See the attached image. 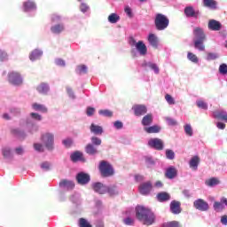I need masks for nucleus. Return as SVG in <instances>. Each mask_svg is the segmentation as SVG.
<instances>
[{"instance_id":"1","label":"nucleus","mask_w":227,"mask_h":227,"mask_svg":"<svg viewBox=\"0 0 227 227\" xmlns=\"http://www.w3.org/2000/svg\"><path fill=\"white\" fill-rule=\"evenodd\" d=\"M42 120H43L42 114L32 112L29 114V118H27L26 121H20V125L26 129L28 134H36V132H38L39 127L38 124H36L35 121H42Z\"/></svg>"},{"instance_id":"2","label":"nucleus","mask_w":227,"mask_h":227,"mask_svg":"<svg viewBox=\"0 0 227 227\" xmlns=\"http://www.w3.org/2000/svg\"><path fill=\"white\" fill-rule=\"evenodd\" d=\"M136 215L139 221L147 226L152 225L155 222V215H153L152 210L143 206H137L136 207Z\"/></svg>"},{"instance_id":"3","label":"nucleus","mask_w":227,"mask_h":227,"mask_svg":"<svg viewBox=\"0 0 227 227\" xmlns=\"http://www.w3.org/2000/svg\"><path fill=\"white\" fill-rule=\"evenodd\" d=\"M43 145L46 148V150L52 151L54 150V133L51 131H46L42 133L40 137Z\"/></svg>"},{"instance_id":"4","label":"nucleus","mask_w":227,"mask_h":227,"mask_svg":"<svg viewBox=\"0 0 227 227\" xmlns=\"http://www.w3.org/2000/svg\"><path fill=\"white\" fill-rule=\"evenodd\" d=\"M7 81L12 86H22L24 84V77L18 71H9L7 74Z\"/></svg>"},{"instance_id":"5","label":"nucleus","mask_w":227,"mask_h":227,"mask_svg":"<svg viewBox=\"0 0 227 227\" xmlns=\"http://www.w3.org/2000/svg\"><path fill=\"white\" fill-rule=\"evenodd\" d=\"M129 45L130 47H134L137 52L140 56H146L148 54V48L146 47V44L145 43L144 41H136L134 37L129 38Z\"/></svg>"},{"instance_id":"6","label":"nucleus","mask_w":227,"mask_h":227,"mask_svg":"<svg viewBox=\"0 0 227 227\" xmlns=\"http://www.w3.org/2000/svg\"><path fill=\"white\" fill-rule=\"evenodd\" d=\"M154 25L158 31H164V29H168V26H169V19L164 14L158 13L154 20Z\"/></svg>"},{"instance_id":"7","label":"nucleus","mask_w":227,"mask_h":227,"mask_svg":"<svg viewBox=\"0 0 227 227\" xmlns=\"http://www.w3.org/2000/svg\"><path fill=\"white\" fill-rule=\"evenodd\" d=\"M98 168L102 176H113L114 175V168H113V165L108 161H100Z\"/></svg>"},{"instance_id":"8","label":"nucleus","mask_w":227,"mask_h":227,"mask_svg":"<svg viewBox=\"0 0 227 227\" xmlns=\"http://www.w3.org/2000/svg\"><path fill=\"white\" fill-rule=\"evenodd\" d=\"M147 145L154 150H164V142L160 138H151L148 140Z\"/></svg>"},{"instance_id":"9","label":"nucleus","mask_w":227,"mask_h":227,"mask_svg":"<svg viewBox=\"0 0 227 227\" xmlns=\"http://www.w3.org/2000/svg\"><path fill=\"white\" fill-rule=\"evenodd\" d=\"M23 12L26 13H31V12H36V2L35 0H25L22 4Z\"/></svg>"},{"instance_id":"10","label":"nucleus","mask_w":227,"mask_h":227,"mask_svg":"<svg viewBox=\"0 0 227 227\" xmlns=\"http://www.w3.org/2000/svg\"><path fill=\"white\" fill-rule=\"evenodd\" d=\"M30 109L32 111H35L36 113H42L43 114H45L49 113V108L43 104H40L38 102H33L30 105Z\"/></svg>"},{"instance_id":"11","label":"nucleus","mask_w":227,"mask_h":227,"mask_svg":"<svg viewBox=\"0 0 227 227\" xmlns=\"http://www.w3.org/2000/svg\"><path fill=\"white\" fill-rule=\"evenodd\" d=\"M193 206L200 212H207L209 208L208 203L202 199H198L193 202Z\"/></svg>"},{"instance_id":"12","label":"nucleus","mask_w":227,"mask_h":227,"mask_svg":"<svg viewBox=\"0 0 227 227\" xmlns=\"http://www.w3.org/2000/svg\"><path fill=\"white\" fill-rule=\"evenodd\" d=\"M91 178L90 177V175L84 173V172H80L76 175V182L80 185H86L90 184V181Z\"/></svg>"},{"instance_id":"13","label":"nucleus","mask_w":227,"mask_h":227,"mask_svg":"<svg viewBox=\"0 0 227 227\" xmlns=\"http://www.w3.org/2000/svg\"><path fill=\"white\" fill-rule=\"evenodd\" d=\"M193 40H207L205 30L200 27L193 28Z\"/></svg>"},{"instance_id":"14","label":"nucleus","mask_w":227,"mask_h":227,"mask_svg":"<svg viewBox=\"0 0 227 227\" xmlns=\"http://www.w3.org/2000/svg\"><path fill=\"white\" fill-rule=\"evenodd\" d=\"M135 116H143L148 113V108L145 105H135L132 107Z\"/></svg>"},{"instance_id":"15","label":"nucleus","mask_w":227,"mask_h":227,"mask_svg":"<svg viewBox=\"0 0 227 227\" xmlns=\"http://www.w3.org/2000/svg\"><path fill=\"white\" fill-rule=\"evenodd\" d=\"M92 189L98 194H107V185L102 183H94L92 184Z\"/></svg>"},{"instance_id":"16","label":"nucleus","mask_w":227,"mask_h":227,"mask_svg":"<svg viewBox=\"0 0 227 227\" xmlns=\"http://www.w3.org/2000/svg\"><path fill=\"white\" fill-rule=\"evenodd\" d=\"M43 56V51L40 49H35L29 53V59L32 62L38 61V59H42V57Z\"/></svg>"},{"instance_id":"17","label":"nucleus","mask_w":227,"mask_h":227,"mask_svg":"<svg viewBox=\"0 0 227 227\" xmlns=\"http://www.w3.org/2000/svg\"><path fill=\"white\" fill-rule=\"evenodd\" d=\"M207 28L209 31H221L223 24L215 20H209L207 23Z\"/></svg>"},{"instance_id":"18","label":"nucleus","mask_w":227,"mask_h":227,"mask_svg":"<svg viewBox=\"0 0 227 227\" xmlns=\"http://www.w3.org/2000/svg\"><path fill=\"white\" fill-rule=\"evenodd\" d=\"M144 67L147 70H152L156 75H159L160 69L159 68V65L153 61H147L144 63Z\"/></svg>"},{"instance_id":"19","label":"nucleus","mask_w":227,"mask_h":227,"mask_svg":"<svg viewBox=\"0 0 227 227\" xmlns=\"http://www.w3.org/2000/svg\"><path fill=\"white\" fill-rule=\"evenodd\" d=\"M36 91L40 95H49V92L51 91V87L49 86V83L42 82L36 86Z\"/></svg>"},{"instance_id":"20","label":"nucleus","mask_w":227,"mask_h":227,"mask_svg":"<svg viewBox=\"0 0 227 227\" xmlns=\"http://www.w3.org/2000/svg\"><path fill=\"white\" fill-rule=\"evenodd\" d=\"M177 175L178 170L176 169V168H175V166H170L166 168L165 176L169 180H173V178H176Z\"/></svg>"},{"instance_id":"21","label":"nucleus","mask_w":227,"mask_h":227,"mask_svg":"<svg viewBox=\"0 0 227 227\" xmlns=\"http://www.w3.org/2000/svg\"><path fill=\"white\" fill-rule=\"evenodd\" d=\"M184 15L188 18L198 19V15H200V11H194V7L187 6L184 8Z\"/></svg>"},{"instance_id":"22","label":"nucleus","mask_w":227,"mask_h":227,"mask_svg":"<svg viewBox=\"0 0 227 227\" xmlns=\"http://www.w3.org/2000/svg\"><path fill=\"white\" fill-rule=\"evenodd\" d=\"M65 31V24L63 23H57L51 27V32L53 35H61Z\"/></svg>"},{"instance_id":"23","label":"nucleus","mask_w":227,"mask_h":227,"mask_svg":"<svg viewBox=\"0 0 227 227\" xmlns=\"http://www.w3.org/2000/svg\"><path fill=\"white\" fill-rule=\"evenodd\" d=\"M147 42H149L151 47H153L154 49L159 47V37L155 34H149L147 36Z\"/></svg>"},{"instance_id":"24","label":"nucleus","mask_w":227,"mask_h":227,"mask_svg":"<svg viewBox=\"0 0 227 227\" xmlns=\"http://www.w3.org/2000/svg\"><path fill=\"white\" fill-rule=\"evenodd\" d=\"M151 191H152V183L150 182L144 183L139 186V192L144 196H146V194H150Z\"/></svg>"},{"instance_id":"25","label":"nucleus","mask_w":227,"mask_h":227,"mask_svg":"<svg viewBox=\"0 0 227 227\" xmlns=\"http://www.w3.org/2000/svg\"><path fill=\"white\" fill-rule=\"evenodd\" d=\"M71 160L73 162H84L86 160L82 152L76 151L71 154Z\"/></svg>"},{"instance_id":"26","label":"nucleus","mask_w":227,"mask_h":227,"mask_svg":"<svg viewBox=\"0 0 227 227\" xmlns=\"http://www.w3.org/2000/svg\"><path fill=\"white\" fill-rule=\"evenodd\" d=\"M121 192V190L118 185L113 184L110 186H107L106 193L109 194V196H118Z\"/></svg>"},{"instance_id":"27","label":"nucleus","mask_w":227,"mask_h":227,"mask_svg":"<svg viewBox=\"0 0 227 227\" xmlns=\"http://www.w3.org/2000/svg\"><path fill=\"white\" fill-rule=\"evenodd\" d=\"M59 187H62L63 189H67V191H72L74 187H75V184L74 181L64 179L60 181Z\"/></svg>"},{"instance_id":"28","label":"nucleus","mask_w":227,"mask_h":227,"mask_svg":"<svg viewBox=\"0 0 227 227\" xmlns=\"http://www.w3.org/2000/svg\"><path fill=\"white\" fill-rule=\"evenodd\" d=\"M213 116L217 120H222L227 123V112L224 110H216L213 113Z\"/></svg>"},{"instance_id":"29","label":"nucleus","mask_w":227,"mask_h":227,"mask_svg":"<svg viewBox=\"0 0 227 227\" xmlns=\"http://www.w3.org/2000/svg\"><path fill=\"white\" fill-rule=\"evenodd\" d=\"M170 212H172V214H176V215H178V214H180V212H182V209L180 208L179 201L173 200L170 203Z\"/></svg>"},{"instance_id":"30","label":"nucleus","mask_w":227,"mask_h":227,"mask_svg":"<svg viewBox=\"0 0 227 227\" xmlns=\"http://www.w3.org/2000/svg\"><path fill=\"white\" fill-rule=\"evenodd\" d=\"M143 127H150L152 123H153V115L152 114H148L143 117L141 121Z\"/></svg>"},{"instance_id":"31","label":"nucleus","mask_w":227,"mask_h":227,"mask_svg":"<svg viewBox=\"0 0 227 227\" xmlns=\"http://www.w3.org/2000/svg\"><path fill=\"white\" fill-rule=\"evenodd\" d=\"M189 166L191 169H193V171H197L198 166H200V157L193 156L189 161Z\"/></svg>"},{"instance_id":"32","label":"nucleus","mask_w":227,"mask_h":227,"mask_svg":"<svg viewBox=\"0 0 227 227\" xmlns=\"http://www.w3.org/2000/svg\"><path fill=\"white\" fill-rule=\"evenodd\" d=\"M221 184V180L218 177H211L205 181V185L207 187H215V185H219Z\"/></svg>"},{"instance_id":"33","label":"nucleus","mask_w":227,"mask_h":227,"mask_svg":"<svg viewBox=\"0 0 227 227\" xmlns=\"http://www.w3.org/2000/svg\"><path fill=\"white\" fill-rule=\"evenodd\" d=\"M90 129V132H92V134H95L96 136H100L104 132V129L102 128V126H98L95 123H92Z\"/></svg>"},{"instance_id":"34","label":"nucleus","mask_w":227,"mask_h":227,"mask_svg":"<svg viewBox=\"0 0 227 227\" xmlns=\"http://www.w3.org/2000/svg\"><path fill=\"white\" fill-rule=\"evenodd\" d=\"M144 130L147 134H159L160 132V127L157 125L144 127Z\"/></svg>"},{"instance_id":"35","label":"nucleus","mask_w":227,"mask_h":227,"mask_svg":"<svg viewBox=\"0 0 227 227\" xmlns=\"http://www.w3.org/2000/svg\"><path fill=\"white\" fill-rule=\"evenodd\" d=\"M203 5L209 10H217V2L215 0H203Z\"/></svg>"},{"instance_id":"36","label":"nucleus","mask_w":227,"mask_h":227,"mask_svg":"<svg viewBox=\"0 0 227 227\" xmlns=\"http://www.w3.org/2000/svg\"><path fill=\"white\" fill-rule=\"evenodd\" d=\"M85 152L88 155H97V153H98V149H97L93 144H89L85 147Z\"/></svg>"},{"instance_id":"37","label":"nucleus","mask_w":227,"mask_h":227,"mask_svg":"<svg viewBox=\"0 0 227 227\" xmlns=\"http://www.w3.org/2000/svg\"><path fill=\"white\" fill-rule=\"evenodd\" d=\"M12 132L14 136H16V137H19L20 139H26L27 137V133H26L24 130L13 129Z\"/></svg>"},{"instance_id":"38","label":"nucleus","mask_w":227,"mask_h":227,"mask_svg":"<svg viewBox=\"0 0 227 227\" xmlns=\"http://www.w3.org/2000/svg\"><path fill=\"white\" fill-rule=\"evenodd\" d=\"M204 42L205 40H193L194 48L197 49V51L203 52V51H205Z\"/></svg>"},{"instance_id":"39","label":"nucleus","mask_w":227,"mask_h":227,"mask_svg":"<svg viewBox=\"0 0 227 227\" xmlns=\"http://www.w3.org/2000/svg\"><path fill=\"white\" fill-rule=\"evenodd\" d=\"M107 20L109 24H118V22H120V15H118V13L113 12L109 14Z\"/></svg>"},{"instance_id":"40","label":"nucleus","mask_w":227,"mask_h":227,"mask_svg":"<svg viewBox=\"0 0 227 227\" xmlns=\"http://www.w3.org/2000/svg\"><path fill=\"white\" fill-rule=\"evenodd\" d=\"M2 154L4 159H12L13 157V152L12 151V148L8 146L2 148Z\"/></svg>"},{"instance_id":"41","label":"nucleus","mask_w":227,"mask_h":227,"mask_svg":"<svg viewBox=\"0 0 227 227\" xmlns=\"http://www.w3.org/2000/svg\"><path fill=\"white\" fill-rule=\"evenodd\" d=\"M76 74L79 75H84L88 74V66L86 65H78L75 68Z\"/></svg>"},{"instance_id":"42","label":"nucleus","mask_w":227,"mask_h":227,"mask_svg":"<svg viewBox=\"0 0 227 227\" xmlns=\"http://www.w3.org/2000/svg\"><path fill=\"white\" fill-rule=\"evenodd\" d=\"M171 197L168 195V192H163L157 194V200L158 201L163 202L169 200Z\"/></svg>"},{"instance_id":"43","label":"nucleus","mask_w":227,"mask_h":227,"mask_svg":"<svg viewBox=\"0 0 227 227\" xmlns=\"http://www.w3.org/2000/svg\"><path fill=\"white\" fill-rule=\"evenodd\" d=\"M8 59H9L8 52H6V51H4L3 48L0 47V62L4 63L8 61Z\"/></svg>"},{"instance_id":"44","label":"nucleus","mask_w":227,"mask_h":227,"mask_svg":"<svg viewBox=\"0 0 227 227\" xmlns=\"http://www.w3.org/2000/svg\"><path fill=\"white\" fill-rule=\"evenodd\" d=\"M184 133L186 136H189V137H192L194 136V131L192 130V126L191 124L187 123L184 126Z\"/></svg>"},{"instance_id":"45","label":"nucleus","mask_w":227,"mask_h":227,"mask_svg":"<svg viewBox=\"0 0 227 227\" xmlns=\"http://www.w3.org/2000/svg\"><path fill=\"white\" fill-rule=\"evenodd\" d=\"M187 59H189V61H191L192 63H195L198 64L200 63V59H198V56H196V54L189 51L187 53Z\"/></svg>"},{"instance_id":"46","label":"nucleus","mask_w":227,"mask_h":227,"mask_svg":"<svg viewBox=\"0 0 227 227\" xmlns=\"http://www.w3.org/2000/svg\"><path fill=\"white\" fill-rule=\"evenodd\" d=\"M213 208L215 212H223V210H224V205L222 201H215L213 205Z\"/></svg>"},{"instance_id":"47","label":"nucleus","mask_w":227,"mask_h":227,"mask_svg":"<svg viewBox=\"0 0 227 227\" xmlns=\"http://www.w3.org/2000/svg\"><path fill=\"white\" fill-rule=\"evenodd\" d=\"M196 105L199 109H203L204 111H207V109H208V104H207V102H205L203 99H198L196 101Z\"/></svg>"},{"instance_id":"48","label":"nucleus","mask_w":227,"mask_h":227,"mask_svg":"<svg viewBox=\"0 0 227 227\" xmlns=\"http://www.w3.org/2000/svg\"><path fill=\"white\" fill-rule=\"evenodd\" d=\"M90 8V5H88V4L82 2L80 4V11L82 12V13H89Z\"/></svg>"},{"instance_id":"49","label":"nucleus","mask_w":227,"mask_h":227,"mask_svg":"<svg viewBox=\"0 0 227 227\" xmlns=\"http://www.w3.org/2000/svg\"><path fill=\"white\" fill-rule=\"evenodd\" d=\"M219 58V54L214 52H208L206 60L207 61H214Z\"/></svg>"},{"instance_id":"50","label":"nucleus","mask_w":227,"mask_h":227,"mask_svg":"<svg viewBox=\"0 0 227 227\" xmlns=\"http://www.w3.org/2000/svg\"><path fill=\"white\" fill-rule=\"evenodd\" d=\"M165 155L168 160H173L175 159V152L171 149H167L165 151Z\"/></svg>"},{"instance_id":"51","label":"nucleus","mask_w":227,"mask_h":227,"mask_svg":"<svg viewBox=\"0 0 227 227\" xmlns=\"http://www.w3.org/2000/svg\"><path fill=\"white\" fill-rule=\"evenodd\" d=\"M98 114L100 116H105L106 118H111V116H113V112L110 110H99Z\"/></svg>"},{"instance_id":"52","label":"nucleus","mask_w":227,"mask_h":227,"mask_svg":"<svg viewBox=\"0 0 227 227\" xmlns=\"http://www.w3.org/2000/svg\"><path fill=\"white\" fill-rule=\"evenodd\" d=\"M63 20V17L59 14H53L51 16V22L52 24H58V22H61Z\"/></svg>"},{"instance_id":"53","label":"nucleus","mask_w":227,"mask_h":227,"mask_svg":"<svg viewBox=\"0 0 227 227\" xmlns=\"http://www.w3.org/2000/svg\"><path fill=\"white\" fill-rule=\"evenodd\" d=\"M90 141L94 146H100L102 145V139L98 137H92Z\"/></svg>"},{"instance_id":"54","label":"nucleus","mask_w":227,"mask_h":227,"mask_svg":"<svg viewBox=\"0 0 227 227\" xmlns=\"http://www.w3.org/2000/svg\"><path fill=\"white\" fill-rule=\"evenodd\" d=\"M9 111L11 116H19L20 114V108L19 107H11Z\"/></svg>"},{"instance_id":"55","label":"nucleus","mask_w":227,"mask_h":227,"mask_svg":"<svg viewBox=\"0 0 227 227\" xmlns=\"http://www.w3.org/2000/svg\"><path fill=\"white\" fill-rule=\"evenodd\" d=\"M55 65L57 67H60L61 68H65V67H67V62L63 59H56Z\"/></svg>"},{"instance_id":"56","label":"nucleus","mask_w":227,"mask_h":227,"mask_svg":"<svg viewBox=\"0 0 227 227\" xmlns=\"http://www.w3.org/2000/svg\"><path fill=\"white\" fill-rule=\"evenodd\" d=\"M168 125H170V127H176V125H178V122L176 121V120L170 118V117H166L165 118Z\"/></svg>"},{"instance_id":"57","label":"nucleus","mask_w":227,"mask_h":227,"mask_svg":"<svg viewBox=\"0 0 227 227\" xmlns=\"http://www.w3.org/2000/svg\"><path fill=\"white\" fill-rule=\"evenodd\" d=\"M162 227H180V223L176 221L168 222V223H163Z\"/></svg>"},{"instance_id":"58","label":"nucleus","mask_w":227,"mask_h":227,"mask_svg":"<svg viewBox=\"0 0 227 227\" xmlns=\"http://www.w3.org/2000/svg\"><path fill=\"white\" fill-rule=\"evenodd\" d=\"M43 146H45V145L42 143H35L34 150H35V152H43V150H44Z\"/></svg>"},{"instance_id":"59","label":"nucleus","mask_w":227,"mask_h":227,"mask_svg":"<svg viewBox=\"0 0 227 227\" xmlns=\"http://www.w3.org/2000/svg\"><path fill=\"white\" fill-rule=\"evenodd\" d=\"M52 165L51 164V162L44 161L41 163V168H43V171H49Z\"/></svg>"},{"instance_id":"60","label":"nucleus","mask_w":227,"mask_h":227,"mask_svg":"<svg viewBox=\"0 0 227 227\" xmlns=\"http://www.w3.org/2000/svg\"><path fill=\"white\" fill-rule=\"evenodd\" d=\"M79 225L80 227H91V224H90V223H88V221L84 218H80Z\"/></svg>"},{"instance_id":"61","label":"nucleus","mask_w":227,"mask_h":227,"mask_svg":"<svg viewBox=\"0 0 227 227\" xmlns=\"http://www.w3.org/2000/svg\"><path fill=\"white\" fill-rule=\"evenodd\" d=\"M67 93L69 98H71V100H75V93H74V90H72V88L67 87Z\"/></svg>"},{"instance_id":"62","label":"nucleus","mask_w":227,"mask_h":227,"mask_svg":"<svg viewBox=\"0 0 227 227\" xmlns=\"http://www.w3.org/2000/svg\"><path fill=\"white\" fill-rule=\"evenodd\" d=\"M165 99L169 104V106H175V98L169 94H166Z\"/></svg>"},{"instance_id":"63","label":"nucleus","mask_w":227,"mask_h":227,"mask_svg":"<svg viewBox=\"0 0 227 227\" xmlns=\"http://www.w3.org/2000/svg\"><path fill=\"white\" fill-rule=\"evenodd\" d=\"M219 73L222 74V75H226V74H227V65L226 64L220 65Z\"/></svg>"},{"instance_id":"64","label":"nucleus","mask_w":227,"mask_h":227,"mask_svg":"<svg viewBox=\"0 0 227 227\" xmlns=\"http://www.w3.org/2000/svg\"><path fill=\"white\" fill-rule=\"evenodd\" d=\"M124 12H125L126 15L128 17H129V19H132V17H134V14L132 13V8H130V6H129V5L126 6L124 8Z\"/></svg>"}]
</instances>
